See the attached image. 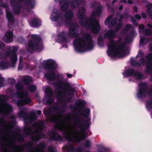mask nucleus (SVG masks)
Returning a JSON list of instances; mask_svg holds the SVG:
<instances>
[{
    "label": "nucleus",
    "instance_id": "f257e3e1",
    "mask_svg": "<svg viewBox=\"0 0 152 152\" xmlns=\"http://www.w3.org/2000/svg\"><path fill=\"white\" fill-rule=\"evenodd\" d=\"M54 85L56 87V91L57 95V99L59 101L64 100L67 103H70L72 101L71 96H73L76 91L74 88H72L71 86L68 82H63L59 80L56 82Z\"/></svg>",
    "mask_w": 152,
    "mask_h": 152
},
{
    "label": "nucleus",
    "instance_id": "f03ea898",
    "mask_svg": "<svg viewBox=\"0 0 152 152\" xmlns=\"http://www.w3.org/2000/svg\"><path fill=\"white\" fill-rule=\"evenodd\" d=\"M86 9L82 7L79 9L77 15L78 19L80 20V23L83 27L90 28L92 33L98 34L100 32V26L98 20L95 18L92 19L86 18L85 16Z\"/></svg>",
    "mask_w": 152,
    "mask_h": 152
},
{
    "label": "nucleus",
    "instance_id": "7ed1b4c3",
    "mask_svg": "<svg viewBox=\"0 0 152 152\" xmlns=\"http://www.w3.org/2000/svg\"><path fill=\"white\" fill-rule=\"evenodd\" d=\"M83 37H78L74 40L73 44L75 47L78 48L79 52H81L82 49L91 50L94 48V42L90 34L86 33Z\"/></svg>",
    "mask_w": 152,
    "mask_h": 152
},
{
    "label": "nucleus",
    "instance_id": "20e7f679",
    "mask_svg": "<svg viewBox=\"0 0 152 152\" xmlns=\"http://www.w3.org/2000/svg\"><path fill=\"white\" fill-rule=\"evenodd\" d=\"M75 117L72 119L74 124L77 125L78 127L81 129L82 136L80 137L81 140H80L79 137L74 136V138L77 142H79L81 140H85L87 137L88 134L86 132V131L89 128L90 120L89 119L84 120L78 117V114L77 113L75 114Z\"/></svg>",
    "mask_w": 152,
    "mask_h": 152
},
{
    "label": "nucleus",
    "instance_id": "39448f33",
    "mask_svg": "<svg viewBox=\"0 0 152 152\" xmlns=\"http://www.w3.org/2000/svg\"><path fill=\"white\" fill-rule=\"evenodd\" d=\"M108 42V50L107 52L110 56L115 57H122L124 56V53L122 52L123 48L125 46V42H123L118 46L113 39H110Z\"/></svg>",
    "mask_w": 152,
    "mask_h": 152
},
{
    "label": "nucleus",
    "instance_id": "423d86ee",
    "mask_svg": "<svg viewBox=\"0 0 152 152\" xmlns=\"http://www.w3.org/2000/svg\"><path fill=\"white\" fill-rule=\"evenodd\" d=\"M12 48H13V50L11 51L9 50L6 52V55L10 57V59L11 61V62L3 61H0V67L2 70L7 69L10 67L14 68L15 66L16 61L17 60L16 53L18 50L15 46H13Z\"/></svg>",
    "mask_w": 152,
    "mask_h": 152
},
{
    "label": "nucleus",
    "instance_id": "0eeeda50",
    "mask_svg": "<svg viewBox=\"0 0 152 152\" xmlns=\"http://www.w3.org/2000/svg\"><path fill=\"white\" fill-rule=\"evenodd\" d=\"M64 16L66 20L69 21L70 24L69 32L70 35L73 37H76L79 36L78 33L79 27L76 23L71 24V21L72 19L74 16V13L71 10L65 11Z\"/></svg>",
    "mask_w": 152,
    "mask_h": 152
},
{
    "label": "nucleus",
    "instance_id": "6e6552de",
    "mask_svg": "<svg viewBox=\"0 0 152 152\" xmlns=\"http://www.w3.org/2000/svg\"><path fill=\"white\" fill-rule=\"evenodd\" d=\"M32 39L28 40V48L27 50L31 53L34 51H40L42 50V46L40 44L41 37L38 35L32 34L31 36Z\"/></svg>",
    "mask_w": 152,
    "mask_h": 152
},
{
    "label": "nucleus",
    "instance_id": "1a4fd4ad",
    "mask_svg": "<svg viewBox=\"0 0 152 152\" xmlns=\"http://www.w3.org/2000/svg\"><path fill=\"white\" fill-rule=\"evenodd\" d=\"M16 0H11L10 4L13 12L15 14H19L22 8V5L20 3L16 1ZM21 2H24L27 6L30 7L31 9L34 7L35 1L34 0H19Z\"/></svg>",
    "mask_w": 152,
    "mask_h": 152
},
{
    "label": "nucleus",
    "instance_id": "9d476101",
    "mask_svg": "<svg viewBox=\"0 0 152 152\" xmlns=\"http://www.w3.org/2000/svg\"><path fill=\"white\" fill-rule=\"evenodd\" d=\"M33 126H37V129L34 130L33 134L31 137V140L34 141H37L42 138H44L45 135L42 132L45 126V122L43 121H40L33 124Z\"/></svg>",
    "mask_w": 152,
    "mask_h": 152
},
{
    "label": "nucleus",
    "instance_id": "9b49d317",
    "mask_svg": "<svg viewBox=\"0 0 152 152\" xmlns=\"http://www.w3.org/2000/svg\"><path fill=\"white\" fill-rule=\"evenodd\" d=\"M139 88L136 93L137 97L140 99H142L145 98L148 95L150 97L152 98V88L149 90V87L146 82H141L138 85Z\"/></svg>",
    "mask_w": 152,
    "mask_h": 152
},
{
    "label": "nucleus",
    "instance_id": "f8f14e48",
    "mask_svg": "<svg viewBox=\"0 0 152 152\" xmlns=\"http://www.w3.org/2000/svg\"><path fill=\"white\" fill-rule=\"evenodd\" d=\"M33 146V142L31 141H28L22 145H15L13 147V150L11 151L12 152H23L24 149L27 150L29 149L27 152H35L37 149Z\"/></svg>",
    "mask_w": 152,
    "mask_h": 152
},
{
    "label": "nucleus",
    "instance_id": "ddd939ff",
    "mask_svg": "<svg viewBox=\"0 0 152 152\" xmlns=\"http://www.w3.org/2000/svg\"><path fill=\"white\" fill-rule=\"evenodd\" d=\"M62 134L64 138L69 141L66 146V149L67 152H73L75 148L74 146L72 144L71 142H76L74 140V136L71 132L66 130L63 132Z\"/></svg>",
    "mask_w": 152,
    "mask_h": 152
},
{
    "label": "nucleus",
    "instance_id": "4468645a",
    "mask_svg": "<svg viewBox=\"0 0 152 152\" xmlns=\"http://www.w3.org/2000/svg\"><path fill=\"white\" fill-rule=\"evenodd\" d=\"M42 65L45 70L49 71H54L57 67V64L55 61L51 59L48 60L44 61Z\"/></svg>",
    "mask_w": 152,
    "mask_h": 152
},
{
    "label": "nucleus",
    "instance_id": "2eb2a0df",
    "mask_svg": "<svg viewBox=\"0 0 152 152\" xmlns=\"http://www.w3.org/2000/svg\"><path fill=\"white\" fill-rule=\"evenodd\" d=\"M77 104L79 105L81 109L85 108L83 111V112L81 113L82 115L83 116L84 118H88L89 116V114L90 113V110L89 108H84L85 105L86 104V102L84 100H79L77 101L76 102Z\"/></svg>",
    "mask_w": 152,
    "mask_h": 152
},
{
    "label": "nucleus",
    "instance_id": "dca6fc26",
    "mask_svg": "<svg viewBox=\"0 0 152 152\" xmlns=\"http://www.w3.org/2000/svg\"><path fill=\"white\" fill-rule=\"evenodd\" d=\"M46 94V98L45 99H43L42 102L44 104H51L53 102V100L51 98L53 95V91L49 87H47L45 90Z\"/></svg>",
    "mask_w": 152,
    "mask_h": 152
},
{
    "label": "nucleus",
    "instance_id": "f3484780",
    "mask_svg": "<svg viewBox=\"0 0 152 152\" xmlns=\"http://www.w3.org/2000/svg\"><path fill=\"white\" fill-rule=\"evenodd\" d=\"M139 61L140 62V63L139 62V64H140V66H141L142 65L144 66L145 63H146L145 71L147 73H152V62L148 61L143 57L141 58Z\"/></svg>",
    "mask_w": 152,
    "mask_h": 152
},
{
    "label": "nucleus",
    "instance_id": "a211bd4d",
    "mask_svg": "<svg viewBox=\"0 0 152 152\" xmlns=\"http://www.w3.org/2000/svg\"><path fill=\"white\" fill-rule=\"evenodd\" d=\"M48 135L52 139L55 141H62L63 140V138L62 137L53 129L49 131Z\"/></svg>",
    "mask_w": 152,
    "mask_h": 152
},
{
    "label": "nucleus",
    "instance_id": "6ab92c4d",
    "mask_svg": "<svg viewBox=\"0 0 152 152\" xmlns=\"http://www.w3.org/2000/svg\"><path fill=\"white\" fill-rule=\"evenodd\" d=\"M69 36V34L66 31H63L59 34L57 38V40L59 42H66V38Z\"/></svg>",
    "mask_w": 152,
    "mask_h": 152
},
{
    "label": "nucleus",
    "instance_id": "aec40b11",
    "mask_svg": "<svg viewBox=\"0 0 152 152\" xmlns=\"http://www.w3.org/2000/svg\"><path fill=\"white\" fill-rule=\"evenodd\" d=\"M52 13L51 15V19L54 21H57L58 19H62V17L58 10L56 9H54L52 11Z\"/></svg>",
    "mask_w": 152,
    "mask_h": 152
},
{
    "label": "nucleus",
    "instance_id": "412c9836",
    "mask_svg": "<svg viewBox=\"0 0 152 152\" xmlns=\"http://www.w3.org/2000/svg\"><path fill=\"white\" fill-rule=\"evenodd\" d=\"M61 10L63 12H65L68 8L69 1L68 0H58Z\"/></svg>",
    "mask_w": 152,
    "mask_h": 152
},
{
    "label": "nucleus",
    "instance_id": "4be33fe9",
    "mask_svg": "<svg viewBox=\"0 0 152 152\" xmlns=\"http://www.w3.org/2000/svg\"><path fill=\"white\" fill-rule=\"evenodd\" d=\"M45 77L48 80L54 81L56 78V75L54 71H49L45 74Z\"/></svg>",
    "mask_w": 152,
    "mask_h": 152
},
{
    "label": "nucleus",
    "instance_id": "5701e85b",
    "mask_svg": "<svg viewBox=\"0 0 152 152\" xmlns=\"http://www.w3.org/2000/svg\"><path fill=\"white\" fill-rule=\"evenodd\" d=\"M49 120L51 123H56L54 126V128L58 129L60 128V123L58 122V120L56 115H50Z\"/></svg>",
    "mask_w": 152,
    "mask_h": 152
},
{
    "label": "nucleus",
    "instance_id": "b1692460",
    "mask_svg": "<svg viewBox=\"0 0 152 152\" xmlns=\"http://www.w3.org/2000/svg\"><path fill=\"white\" fill-rule=\"evenodd\" d=\"M23 93L22 91H18L16 93V94L19 99H21L20 100H17L16 102L17 105L18 106H23L25 105V104L22 96Z\"/></svg>",
    "mask_w": 152,
    "mask_h": 152
},
{
    "label": "nucleus",
    "instance_id": "393cba45",
    "mask_svg": "<svg viewBox=\"0 0 152 152\" xmlns=\"http://www.w3.org/2000/svg\"><path fill=\"white\" fill-rule=\"evenodd\" d=\"M13 33L12 31L7 32L4 37L3 40L7 43H10L12 41Z\"/></svg>",
    "mask_w": 152,
    "mask_h": 152
},
{
    "label": "nucleus",
    "instance_id": "a878e982",
    "mask_svg": "<svg viewBox=\"0 0 152 152\" xmlns=\"http://www.w3.org/2000/svg\"><path fill=\"white\" fill-rule=\"evenodd\" d=\"M5 11L6 13V16L9 22L12 23H14L15 20L12 12L7 9Z\"/></svg>",
    "mask_w": 152,
    "mask_h": 152
},
{
    "label": "nucleus",
    "instance_id": "bb28decb",
    "mask_svg": "<svg viewBox=\"0 0 152 152\" xmlns=\"http://www.w3.org/2000/svg\"><path fill=\"white\" fill-rule=\"evenodd\" d=\"M135 70L132 68L126 69L123 73V75L125 77L134 76Z\"/></svg>",
    "mask_w": 152,
    "mask_h": 152
},
{
    "label": "nucleus",
    "instance_id": "cd10ccee",
    "mask_svg": "<svg viewBox=\"0 0 152 152\" xmlns=\"http://www.w3.org/2000/svg\"><path fill=\"white\" fill-rule=\"evenodd\" d=\"M41 20L38 18H35L31 19V24L33 27H38L41 25Z\"/></svg>",
    "mask_w": 152,
    "mask_h": 152
},
{
    "label": "nucleus",
    "instance_id": "c85d7f7f",
    "mask_svg": "<svg viewBox=\"0 0 152 152\" xmlns=\"http://www.w3.org/2000/svg\"><path fill=\"white\" fill-rule=\"evenodd\" d=\"M115 36V32L113 30H109L104 34V37L106 38L107 37L108 39H110L114 37Z\"/></svg>",
    "mask_w": 152,
    "mask_h": 152
},
{
    "label": "nucleus",
    "instance_id": "c756f323",
    "mask_svg": "<svg viewBox=\"0 0 152 152\" xmlns=\"http://www.w3.org/2000/svg\"><path fill=\"white\" fill-rule=\"evenodd\" d=\"M134 76L138 80H141L145 79L143 75L138 71H135Z\"/></svg>",
    "mask_w": 152,
    "mask_h": 152
},
{
    "label": "nucleus",
    "instance_id": "7c9ffc66",
    "mask_svg": "<svg viewBox=\"0 0 152 152\" xmlns=\"http://www.w3.org/2000/svg\"><path fill=\"white\" fill-rule=\"evenodd\" d=\"M23 83L25 85H27L30 83L32 81V77L29 76H25L22 79Z\"/></svg>",
    "mask_w": 152,
    "mask_h": 152
},
{
    "label": "nucleus",
    "instance_id": "2f4dec72",
    "mask_svg": "<svg viewBox=\"0 0 152 152\" xmlns=\"http://www.w3.org/2000/svg\"><path fill=\"white\" fill-rule=\"evenodd\" d=\"M35 116V114L33 113H31L30 115L28 114L26 119H25V121H28L29 123H31V122L34 120Z\"/></svg>",
    "mask_w": 152,
    "mask_h": 152
},
{
    "label": "nucleus",
    "instance_id": "473e14b6",
    "mask_svg": "<svg viewBox=\"0 0 152 152\" xmlns=\"http://www.w3.org/2000/svg\"><path fill=\"white\" fill-rule=\"evenodd\" d=\"M24 134L26 136H28L30 134L31 132V129L30 127L26 126L24 127Z\"/></svg>",
    "mask_w": 152,
    "mask_h": 152
},
{
    "label": "nucleus",
    "instance_id": "72a5a7b5",
    "mask_svg": "<svg viewBox=\"0 0 152 152\" xmlns=\"http://www.w3.org/2000/svg\"><path fill=\"white\" fill-rule=\"evenodd\" d=\"M14 137L15 139L18 140L19 142H23L24 141L23 136L20 133L15 135Z\"/></svg>",
    "mask_w": 152,
    "mask_h": 152
},
{
    "label": "nucleus",
    "instance_id": "f704fd0d",
    "mask_svg": "<svg viewBox=\"0 0 152 152\" xmlns=\"http://www.w3.org/2000/svg\"><path fill=\"white\" fill-rule=\"evenodd\" d=\"M101 13V7L100 6L98 7L95 12H93L92 13V16L95 17L96 15H99Z\"/></svg>",
    "mask_w": 152,
    "mask_h": 152
},
{
    "label": "nucleus",
    "instance_id": "c9c22d12",
    "mask_svg": "<svg viewBox=\"0 0 152 152\" xmlns=\"http://www.w3.org/2000/svg\"><path fill=\"white\" fill-rule=\"evenodd\" d=\"M28 114V113L22 111H19L18 113L19 117L20 118H23L24 121L25 120V119H26Z\"/></svg>",
    "mask_w": 152,
    "mask_h": 152
},
{
    "label": "nucleus",
    "instance_id": "e433bc0d",
    "mask_svg": "<svg viewBox=\"0 0 152 152\" xmlns=\"http://www.w3.org/2000/svg\"><path fill=\"white\" fill-rule=\"evenodd\" d=\"M142 34L145 36H151L152 34V31L148 28H145L142 31Z\"/></svg>",
    "mask_w": 152,
    "mask_h": 152
},
{
    "label": "nucleus",
    "instance_id": "4c0bfd02",
    "mask_svg": "<svg viewBox=\"0 0 152 152\" xmlns=\"http://www.w3.org/2000/svg\"><path fill=\"white\" fill-rule=\"evenodd\" d=\"M111 20V21L110 23V24L109 25V28H112L116 25L117 19L116 18H115Z\"/></svg>",
    "mask_w": 152,
    "mask_h": 152
},
{
    "label": "nucleus",
    "instance_id": "58836bf2",
    "mask_svg": "<svg viewBox=\"0 0 152 152\" xmlns=\"http://www.w3.org/2000/svg\"><path fill=\"white\" fill-rule=\"evenodd\" d=\"M47 145L45 142H40L37 145L38 148L41 150H43L46 148Z\"/></svg>",
    "mask_w": 152,
    "mask_h": 152
},
{
    "label": "nucleus",
    "instance_id": "ea45409f",
    "mask_svg": "<svg viewBox=\"0 0 152 152\" xmlns=\"http://www.w3.org/2000/svg\"><path fill=\"white\" fill-rule=\"evenodd\" d=\"M5 105L6 106V110L7 113L11 112L12 111V107L11 106L10 104L7 102L5 103Z\"/></svg>",
    "mask_w": 152,
    "mask_h": 152
},
{
    "label": "nucleus",
    "instance_id": "a19ab883",
    "mask_svg": "<svg viewBox=\"0 0 152 152\" xmlns=\"http://www.w3.org/2000/svg\"><path fill=\"white\" fill-rule=\"evenodd\" d=\"M36 89V86L34 85L30 84L28 87V89L31 93L34 92Z\"/></svg>",
    "mask_w": 152,
    "mask_h": 152
},
{
    "label": "nucleus",
    "instance_id": "79ce46f5",
    "mask_svg": "<svg viewBox=\"0 0 152 152\" xmlns=\"http://www.w3.org/2000/svg\"><path fill=\"white\" fill-rule=\"evenodd\" d=\"M151 99H148L146 102V107L149 109H152V98Z\"/></svg>",
    "mask_w": 152,
    "mask_h": 152
},
{
    "label": "nucleus",
    "instance_id": "37998d69",
    "mask_svg": "<svg viewBox=\"0 0 152 152\" xmlns=\"http://www.w3.org/2000/svg\"><path fill=\"white\" fill-rule=\"evenodd\" d=\"M113 16L112 15H109L106 19L104 21V24L105 25H108L109 27V25L110 23V21L112 19Z\"/></svg>",
    "mask_w": 152,
    "mask_h": 152
},
{
    "label": "nucleus",
    "instance_id": "c03bdc74",
    "mask_svg": "<svg viewBox=\"0 0 152 152\" xmlns=\"http://www.w3.org/2000/svg\"><path fill=\"white\" fill-rule=\"evenodd\" d=\"M98 45L100 47L103 46L104 41L102 37L101 36L99 37L98 38Z\"/></svg>",
    "mask_w": 152,
    "mask_h": 152
},
{
    "label": "nucleus",
    "instance_id": "a18cd8bd",
    "mask_svg": "<svg viewBox=\"0 0 152 152\" xmlns=\"http://www.w3.org/2000/svg\"><path fill=\"white\" fill-rule=\"evenodd\" d=\"M69 4L73 9H76L77 6L75 2V0L74 1L73 0H70L69 2Z\"/></svg>",
    "mask_w": 152,
    "mask_h": 152
},
{
    "label": "nucleus",
    "instance_id": "49530a36",
    "mask_svg": "<svg viewBox=\"0 0 152 152\" xmlns=\"http://www.w3.org/2000/svg\"><path fill=\"white\" fill-rule=\"evenodd\" d=\"M98 152H109L108 149L104 147H100L98 150Z\"/></svg>",
    "mask_w": 152,
    "mask_h": 152
},
{
    "label": "nucleus",
    "instance_id": "de8ad7c7",
    "mask_svg": "<svg viewBox=\"0 0 152 152\" xmlns=\"http://www.w3.org/2000/svg\"><path fill=\"white\" fill-rule=\"evenodd\" d=\"M23 88V86L20 83H17L15 84V88L18 90H21Z\"/></svg>",
    "mask_w": 152,
    "mask_h": 152
},
{
    "label": "nucleus",
    "instance_id": "09e8293b",
    "mask_svg": "<svg viewBox=\"0 0 152 152\" xmlns=\"http://www.w3.org/2000/svg\"><path fill=\"white\" fill-rule=\"evenodd\" d=\"M145 41H147L146 44H147L150 41V39L147 38L141 37L140 39V44L144 43Z\"/></svg>",
    "mask_w": 152,
    "mask_h": 152
},
{
    "label": "nucleus",
    "instance_id": "8fccbe9b",
    "mask_svg": "<svg viewBox=\"0 0 152 152\" xmlns=\"http://www.w3.org/2000/svg\"><path fill=\"white\" fill-rule=\"evenodd\" d=\"M146 7L148 9L146 10V12L148 14L151 12V10L152 8V4L150 3L148 4L146 6Z\"/></svg>",
    "mask_w": 152,
    "mask_h": 152
},
{
    "label": "nucleus",
    "instance_id": "3c124183",
    "mask_svg": "<svg viewBox=\"0 0 152 152\" xmlns=\"http://www.w3.org/2000/svg\"><path fill=\"white\" fill-rule=\"evenodd\" d=\"M23 101L25 104V105L28 104L31 102V100L29 98L26 97L23 98Z\"/></svg>",
    "mask_w": 152,
    "mask_h": 152
},
{
    "label": "nucleus",
    "instance_id": "603ef678",
    "mask_svg": "<svg viewBox=\"0 0 152 152\" xmlns=\"http://www.w3.org/2000/svg\"><path fill=\"white\" fill-rule=\"evenodd\" d=\"M146 59L148 61L152 62V53H150L147 54L145 57Z\"/></svg>",
    "mask_w": 152,
    "mask_h": 152
},
{
    "label": "nucleus",
    "instance_id": "864d4df0",
    "mask_svg": "<svg viewBox=\"0 0 152 152\" xmlns=\"http://www.w3.org/2000/svg\"><path fill=\"white\" fill-rule=\"evenodd\" d=\"M131 65L133 66H140V64H139V62L135 60H131Z\"/></svg>",
    "mask_w": 152,
    "mask_h": 152
},
{
    "label": "nucleus",
    "instance_id": "5fc2aeb1",
    "mask_svg": "<svg viewBox=\"0 0 152 152\" xmlns=\"http://www.w3.org/2000/svg\"><path fill=\"white\" fill-rule=\"evenodd\" d=\"M8 98V96L6 95H0V100L2 101H4L7 100Z\"/></svg>",
    "mask_w": 152,
    "mask_h": 152
},
{
    "label": "nucleus",
    "instance_id": "6e6d98bb",
    "mask_svg": "<svg viewBox=\"0 0 152 152\" xmlns=\"http://www.w3.org/2000/svg\"><path fill=\"white\" fill-rule=\"evenodd\" d=\"M84 146L87 148H90L91 146V144L90 141L88 140H86L84 143Z\"/></svg>",
    "mask_w": 152,
    "mask_h": 152
},
{
    "label": "nucleus",
    "instance_id": "4d7b16f0",
    "mask_svg": "<svg viewBox=\"0 0 152 152\" xmlns=\"http://www.w3.org/2000/svg\"><path fill=\"white\" fill-rule=\"evenodd\" d=\"M48 150L49 152H57V150L54 147L50 146L48 148Z\"/></svg>",
    "mask_w": 152,
    "mask_h": 152
},
{
    "label": "nucleus",
    "instance_id": "13d9d810",
    "mask_svg": "<svg viewBox=\"0 0 152 152\" xmlns=\"http://www.w3.org/2000/svg\"><path fill=\"white\" fill-rule=\"evenodd\" d=\"M122 26V24L121 23H118L115 28V30L116 31H118L121 28Z\"/></svg>",
    "mask_w": 152,
    "mask_h": 152
},
{
    "label": "nucleus",
    "instance_id": "bf43d9fd",
    "mask_svg": "<svg viewBox=\"0 0 152 152\" xmlns=\"http://www.w3.org/2000/svg\"><path fill=\"white\" fill-rule=\"evenodd\" d=\"M132 27V26L130 24H127L126 25L124 30L127 31L129 30Z\"/></svg>",
    "mask_w": 152,
    "mask_h": 152
},
{
    "label": "nucleus",
    "instance_id": "052dcab7",
    "mask_svg": "<svg viewBox=\"0 0 152 152\" xmlns=\"http://www.w3.org/2000/svg\"><path fill=\"white\" fill-rule=\"evenodd\" d=\"M0 145H1V150L2 151H4L7 147V144L5 143H1L0 142Z\"/></svg>",
    "mask_w": 152,
    "mask_h": 152
},
{
    "label": "nucleus",
    "instance_id": "680f3d73",
    "mask_svg": "<svg viewBox=\"0 0 152 152\" xmlns=\"http://www.w3.org/2000/svg\"><path fill=\"white\" fill-rule=\"evenodd\" d=\"M4 78L0 77V86L2 87L3 86Z\"/></svg>",
    "mask_w": 152,
    "mask_h": 152
},
{
    "label": "nucleus",
    "instance_id": "e2e57ef3",
    "mask_svg": "<svg viewBox=\"0 0 152 152\" xmlns=\"http://www.w3.org/2000/svg\"><path fill=\"white\" fill-rule=\"evenodd\" d=\"M9 81L10 85L15 84L16 83V81L14 78H11L9 79Z\"/></svg>",
    "mask_w": 152,
    "mask_h": 152
},
{
    "label": "nucleus",
    "instance_id": "0e129e2a",
    "mask_svg": "<svg viewBox=\"0 0 152 152\" xmlns=\"http://www.w3.org/2000/svg\"><path fill=\"white\" fill-rule=\"evenodd\" d=\"M82 148L80 147L76 149L75 148L73 152H82Z\"/></svg>",
    "mask_w": 152,
    "mask_h": 152
},
{
    "label": "nucleus",
    "instance_id": "69168bd1",
    "mask_svg": "<svg viewBox=\"0 0 152 152\" xmlns=\"http://www.w3.org/2000/svg\"><path fill=\"white\" fill-rule=\"evenodd\" d=\"M131 34H130L129 35H127L126 39H125V41L126 42H130V38L131 37Z\"/></svg>",
    "mask_w": 152,
    "mask_h": 152
},
{
    "label": "nucleus",
    "instance_id": "338daca9",
    "mask_svg": "<svg viewBox=\"0 0 152 152\" xmlns=\"http://www.w3.org/2000/svg\"><path fill=\"white\" fill-rule=\"evenodd\" d=\"M6 123V121L3 118H0V125H2Z\"/></svg>",
    "mask_w": 152,
    "mask_h": 152
},
{
    "label": "nucleus",
    "instance_id": "774afa93",
    "mask_svg": "<svg viewBox=\"0 0 152 152\" xmlns=\"http://www.w3.org/2000/svg\"><path fill=\"white\" fill-rule=\"evenodd\" d=\"M145 28V26L143 24H140L139 26V29L143 30Z\"/></svg>",
    "mask_w": 152,
    "mask_h": 152
}]
</instances>
